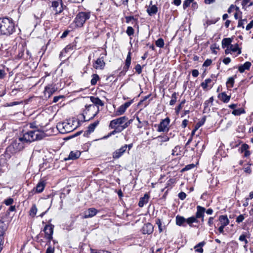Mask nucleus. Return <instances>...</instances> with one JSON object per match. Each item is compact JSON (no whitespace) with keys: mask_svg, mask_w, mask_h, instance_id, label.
I'll return each instance as SVG.
<instances>
[{"mask_svg":"<svg viewBox=\"0 0 253 253\" xmlns=\"http://www.w3.org/2000/svg\"><path fill=\"white\" fill-rule=\"evenodd\" d=\"M105 63L104 62L103 56H100L94 63H93V67L95 69L102 70L104 68Z\"/></svg>","mask_w":253,"mask_h":253,"instance_id":"obj_10","label":"nucleus"},{"mask_svg":"<svg viewBox=\"0 0 253 253\" xmlns=\"http://www.w3.org/2000/svg\"><path fill=\"white\" fill-rule=\"evenodd\" d=\"M253 27V20H252L250 22V23H249L246 27V29L247 31H249L250 30V29H251Z\"/></svg>","mask_w":253,"mask_h":253,"instance_id":"obj_64","label":"nucleus"},{"mask_svg":"<svg viewBox=\"0 0 253 253\" xmlns=\"http://www.w3.org/2000/svg\"><path fill=\"white\" fill-rule=\"evenodd\" d=\"M126 127L124 125L122 126H115V127H113L112 129H114L116 133L122 132L124 130Z\"/></svg>","mask_w":253,"mask_h":253,"instance_id":"obj_45","label":"nucleus"},{"mask_svg":"<svg viewBox=\"0 0 253 253\" xmlns=\"http://www.w3.org/2000/svg\"><path fill=\"white\" fill-rule=\"evenodd\" d=\"M68 126H70L69 124L66 123H58L57 126L58 129L62 133L70 131L68 130Z\"/></svg>","mask_w":253,"mask_h":253,"instance_id":"obj_16","label":"nucleus"},{"mask_svg":"<svg viewBox=\"0 0 253 253\" xmlns=\"http://www.w3.org/2000/svg\"><path fill=\"white\" fill-rule=\"evenodd\" d=\"M211 79H207L205 80V82H202L201 84V86L202 87V88L205 90L207 88L208 84L211 83Z\"/></svg>","mask_w":253,"mask_h":253,"instance_id":"obj_44","label":"nucleus"},{"mask_svg":"<svg viewBox=\"0 0 253 253\" xmlns=\"http://www.w3.org/2000/svg\"><path fill=\"white\" fill-rule=\"evenodd\" d=\"M194 0H185L183 4V8L184 9H186L189 7L191 3L193 2Z\"/></svg>","mask_w":253,"mask_h":253,"instance_id":"obj_48","label":"nucleus"},{"mask_svg":"<svg viewBox=\"0 0 253 253\" xmlns=\"http://www.w3.org/2000/svg\"><path fill=\"white\" fill-rule=\"evenodd\" d=\"M54 253V248L51 247L49 246L46 250L45 253Z\"/></svg>","mask_w":253,"mask_h":253,"instance_id":"obj_63","label":"nucleus"},{"mask_svg":"<svg viewBox=\"0 0 253 253\" xmlns=\"http://www.w3.org/2000/svg\"><path fill=\"white\" fill-rule=\"evenodd\" d=\"M147 11L150 16L156 14L158 11V7L155 5H152L147 8Z\"/></svg>","mask_w":253,"mask_h":253,"instance_id":"obj_31","label":"nucleus"},{"mask_svg":"<svg viewBox=\"0 0 253 253\" xmlns=\"http://www.w3.org/2000/svg\"><path fill=\"white\" fill-rule=\"evenodd\" d=\"M250 146L246 143L243 144L239 148L238 151L240 153H243V157L245 158H248L251 154V152L249 151Z\"/></svg>","mask_w":253,"mask_h":253,"instance_id":"obj_12","label":"nucleus"},{"mask_svg":"<svg viewBox=\"0 0 253 253\" xmlns=\"http://www.w3.org/2000/svg\"><path fill=\"white\" fill-rule=\"evenodd\" d=\"M155 44L157 47L163 48L164 46L165 43L164 41L162 38H159L158 39L156 42H155Z\"/></svg>","mask_w":253,"mask_h":253,"instance_id":"obj_43","label":"nucleus"},{"mask_svg":"<svg viewBox=\"0 0 253 253\" xmlns=\"http://www.w3.org/2000/svg\"><path fill=\"white\" fill-rule=\"evenodd\" d=\"M186 222L190 227H192L193 226L192 224L195 222L198 223L199 220L197 219L196 215L195 214V216H192L189 217L188 218L186 219Z\"/></svg>","mask_w":253,"mask_h":253,"instance_id":"obj_26","label":"nucleus"},{"mask_svg":"<svg viewBox=\"0 0 253 253\" xmlns=\"http://www.w3.org/2000/svg\"><path fill=\"white\" fill-rule=\"evenodd\" d=\"M206 244L205 242L203 241L199 243H198L197 245H196L194 247V249L195 250V251L196 252L199 253H203L204 252L203 249L202 247Z\"/></svg>","mask_w":253,"mask_h":253,"instance_id":"obj_29","label":"nucleus"},{"mask_svg":"<svg viewBox=\"0 0 253 253\" xmlns=\"http://www.w3.org/2000/svg\"><path fill=\"white\" fill-rule=\"evenodd\" d=\"M90 17V12H79L74 20V29L83 27L85 21Z\"/></svg>","mask_w":253,"mask_h":253,"instance_id":"obj_3","label":"nucleus"},{"mask_svg":"<svg viewBox=\"0 0 253 253\" xmlns=\"http://www.w3.org/2000/svg\"><path fill=\"white\" fill-rule=\"evenodd\" d=\"M126 33L128 36H131L134 34V30L132 27L128 26L127 28Z\"/></svg>","mask_w":253,"mask_h":253,"instance_id":"obj_49","label":"nucleus"},{"mask_svg":"<svg viewBox=\"0 0 253 253\" xmlns=\"http://www.w3.org/2000/svg\"><path fill=\"white\" fill-rule=\"evenodd\" d=\"M153 231L154 227L151 223L144 224L142 228V232L143 234L150 235L153 233Z\"/></svg>","mask_w":253,"mask_h":253,"instance_id":"obj_14","label":"nucleus"},{"mask_svg":"<svg viewBox=\"0 0 253 253\" xmlns=\"http://www.w3.org/2000/svg\"><path fill=\"white\" fill-rule=\"evenodd\" d=\"M236 78V75L234 76L228 78L227 81L226 82V86L227 87H233L234 84V80Z\"/></svg>","mask_w":253,"mask_h":253,"instance_id":"obj_32","label":"nucleus"},{"mask_svg":"<svg viewBox=\"0 0 253 253\" xmlns=\"http://www.w3.org/2000/svg\"><path fill=\"white\" fill-rule=\"evenodd\" d=\"M232 42V40L229 38H224L222 41V47L224 48L229 46L230 47L231 43Z\"/></svg>","mask_w":253,"mask_h":253,"instance_id":"obj_30","label":"nucleus"},{"mask_svg":"<svg viewBox=\"0 0 253 253\" xmlns=\"http://www.w3.org/2000/svg\"><path fill=\"white\" fill-rule=\"evenodd\" d=\"M54 226L51 224H46L44 227L43 231L45 233V237L48 240V243H50L52 239L53 229Z\"/></svg>","mask_w":253,"mask_h":253,"instance_id":"obj_4","label":"nucleus"},{"mask_svg":"<svg viewBox=\"0 0 253 253\" xmlns=\"http://www.w3.org/2000/svg\"><path fill=\"white\" fill-rule=\"evenodd\" d=\"M90 101L92 102L93 105L95 106H97V107L99 106H103L104 103L103 101H102L98 97L95 96H90Z\"/></svg>","mask_w":253,"mask_h":253,"instance_id":"obj_18","label":"nucleus"},{"mask_svg":"<svg viewBox=\"0 0 253 253\" xmlns=\"http://www.w3.org/2000/svg\"><path fill=\"white\" fill-rule=\"evenodd\" d=\"M31 57H32L31 53L28 50H27L26 53V54H25L24 60H28L30 59L31 58Z\"/></svg>","mask_w":253,"mask_h":253,"instance_id":"obj_59","label":"nucleus"},{"mask_svg":"<svg viewBox=\"0 0 253 253\" xmlns=\"http://www.w3.org/2000/svg\"><path fill=\"white\" fill-rule=\"evenodd\" d=\"M245 110L244 109L241 108L237 109H234L232 112V114L235 116H240L242 114L245 113Z\"/></svg>","mask_w":253,"mask_h":253,"instance_id":"obj_36","label":"nucleus"},{"mask_svg":"<svg viewBox=\"0 0 253 253\" xmlns=\"http://www.w3.org/2000/svg\"><path fill=\"white\" fill-rule=\"evenodd\" d=\"M14 201H13V199L11 198H9L8 199H6L4 200V203L7 205V206H9V205H11V204H12V203H13Z\"/></svg>","mask_w":253,"mask_h":253,"instance_id":"obj_51","label":"nucleus"},{"mask_svg":"<svg viewBox=\"0 0 253 253\" xmlns=\"http://www.w3.org/2000/svg\"><path fill=\"white\" fill-rule=\"evenodd\" d=\"M90 253H110L109 252L105 250H99L96 251L94 249H90Z\"/></svg>","mask_w":253,"mask_h":253,"instance_id":"obj_52","label":"nucleus"},{"mask_svg":"<svg viewBox=\"0 0 253 253\" xmlns=\"http://www.w3.org/2000/svg\"><path fill=\"white\" fill-rule=\"evenodd\" d=\"M131 52H130V51H129L128 52V54L126 56V60L125 61V65L124 67V74H126V73L128 70V69L130 67V64H131Z\"/></svg>","mask_w":253,"mask_h":253,"instance_id":"obj_19","label":"nucleus"},{"mask_svg":"<svg viewBox=\"0 0 253 253\" xmlns=\"http://www.w3.org/2000/svg\"><path fill=\"white\" fill-rule=\"evenodd\" d=\"M99 77L97 74H94L92 75V79L90 81L91 84L92 85H95L97 82L99 80Z\"/></svg>","mask_w":253,"mask_h":253,"instance_id":"obj_40","label":"nucleus"},{"mask_svg":"<svg viewBox=\"0 0 253 253\" xmlns=\"http://www.w3.org/2000/svg\"><path fill=\"white\" fill-rule=\"evenodd\" d=\"M186 102L185 99H183L181 101L180 103L175 108V113L178 115L180 111L182 108L183 105Z\"/></svg>","mask_w":253,"mask_h":253,"instance_id":"obj_42","label":"nucleus"},{"mask_svg":"<svg viewBox=\"0 0 253 253\" xmlns=\"http://www.w3.org/2000/svg\"><path fill=\"white\" fill-rule=\"evenodd\" d=\"M98 212V210H96L95 208H89L87 211H84V217L85 218L92 217L95 216L97 213Z\"/></svg>","mask_w":253,"mask_h":253,"instance_id":"obj_15","label":"nucleus"},{"mask_svg":"<svg viewBox=\"0 0 253 253\" xmlns=\"http://www.w3.org/2000/svg\"><path fill=\"white\" fill-rule=\"evenodd\" d=\"M57 90L58 88L55 84H48L44 88V95L47 96V97L49 98Z\"/></svg>","mask_w":253,"mask_h":253,"instance_id":"obj_5","label":"nucleus"},{"mask_svg":"<svg viewBox=\"0 0 253 253\" xmlns=\"http://www.w3.org/2000/svg\"><path fill=\"white\" fill-rule=\"evenodd\" d=\"M230 50L233 52H238V54H240L241 53V49L239 48V45L237 43L233 45V44L230 45Z\"/></svg>","mask_w":253,"mask_h":253,"instance_id":"obj_34","label":"nucleus"},{"mask_svg":"<svg viewBox=\"0 0 253 253\" xmlns=\"http://www.w3.org/2000/svg\"><path fill=\"white\" fill-rule=\"evenodd\" d=\"M195 167L194 164H189L188 165H186L182 170V171L188 170L189 169H191Z\"/></svg>","mask_w":253,"mask_h":253,"instance_id":"obj_50","label":"nucleus"},{"mask_svg":"<svg viewBox=\"0 0 253 253\" xmlns=\"http://www.w3.org/2000/svg\"><path fill=\"white\" fill-rule=\"evenodd\" d=\"M170 123V119L167 117L166 119L162 120L158 125L157 131L158 132H166L168 131L169 130L168 127Z\"/></svg>","mask_w":253,"mask_h":253,"instance_id":"obj_7","label":"nucleus"},{"mask_svg":"<svg viewBox=\"0 0 253 253\" xmlns=\"http://www.w3.org/2000/svg\"><path fill=\"white\" fill-rule=\"evenodd\" d=\"M128 120V118L126 116H123L119 118L114 119L110 121L109 127L113 128L115 126H122L123 124Z\"/></svg>","mask_w":253,"mask_h":253,"instance_id":"obj_6","label":"nucleus"},{"mask_svg":"<svg viewBox=\"0 0 253 253\" xmlns=\"http://www.w3.org/2000/svg\"><path fill=\"white\" fill-rule=\"evenodd\" d=\"M156 223L158 226L159 233L163 232L166 229V225H163L162 222L160 218H157L156 219Z\"/></svg>","mask_w":253,"mask_h":253,"instance_id":"obj_28","label":"nucleus"},{"mask_svg":"<svg viewBox=\"0 0 253 253\" xmlns=\"http://www.w3.org/2000/svg\"><path fill=\"white\" fill-rule=\"evenodd\" d=\"M196 209V218L197 220H198L199 218H201L202 223H203L204 222V216L206 211V209L201 206H197Z\"/></svg>","mask_w":253,"mask_h":253,"instance_id":"obj_11","label":"nucleus"},{"mask_svg":"<svg viewBox=\"0 0 253 253\" xmlns=\"http://www.w3.org/2000/svg\"><path fill=\"white\" fill-rule=\"evenodd\" d=\"M180 147L179 145L176 146L172 150L171 155L173 156H177L180 152Z\"/></svg>","mask_w":253,"mask_h":253,"instance_id":"obj_46","label":"nucleus"},{"mask_svg":"<svg viewBox=\"0 0 253 253\" xmlns=\"http://www.w3.org/2000/svg\"><path fill=\"white\" fill-rule=\"evenodd\" d=\"M230 96L227 95L225 92L219 93L218 95V98L224 103H227L230 99Z\"/></svg>","mask_w":253,"mask_h":253,"instance_id":"obj_24","label":"nucleus"},{"mask_svg":"<svg viewBox=\"0 0 253 253\" xmlns=\"http://www.w3.org/2000/svg\"><path fill=\"white\" fill-rule=\"evenodd\" d=\"M212 60L211 59H207L205 60L203 64V67H208L211 65Z\"/></svg>","mask_w":253,"mask_h":253,"instance_id":"obj_57","label":"nucleus"},{"mask_svg":"<svg viewBox=\"0 0 253 253\" xmlns=\"http://www.w3.org/2000/svg\"><path fill=\"white\" fill-rule=\"evenodd\" d=\"M81 154V153L79 151H72L70 153L68 158H65V160L67 161L69 160H76L80 157Z\"/></svg>","mask_w":253,"mask_h":253,"instance_id":"obj_17","label":"nucleus"},{"mask_svg":"<svg viewBox=\"0 0 253 253\" xmlns=\"http://www.w3.org/2000/svg\"><path fill=\"white\" fill-rule=\"evenodd\" d=\"M37 208L36 205L35 204H33L29 211V215L32 217H34L37 213Z\"/></svg>","mask_w":253,"mask_h":253,"instance_id":"obj_33","label":"nucleus"},{"mask_svg":"<svg viewBox=\"0 0 253 253\" xmlns=\"http://www.w3.org/2000/svg\"><path fill=\"white\" fill-rule=\"evenodd\" d=\"M44 136V133L39 130V129H35L29 130L23 134L22 137L18 138L19 147L17 148L18 150L23 149L24 146L23 144H20V142L31 143L35 140H41Z\"/></svg>","mask_w":253,"mask_h":253,"instance_id":"obj_1","label":"nucleus"},{"mask_svg":"<svg viewBox=\"0 0 253 253\" xmlns=\"http://www.w3.org/2000/svg\"><path fill=\"white\" fill-rule=\"evenodd\" d=\"M45 185L46 182L44 180H40L36 186L31 191V193H32V194H34L42 192L45 187Z\"/></svg>","mask_w":253,"mask_h":253,"instance_id":"obj_9","label":"nucleus"},{"mask_svg":"<svg viewBox=\"0 0 253 253\" xmlns=\"http://www.w3.org/2000/svg\"><path fill=\"white\" fill-rule=\"evenodd\" d=\"M133 102V100H131L129 101H127L125 102L122 105L126 109Z\"/></svg>","mask_w":253,"mask_h":253,"instance_id":"obj_62","label":"nucleus"},{"mask_svg":"<svg viewBox=\"0 0 253 253\" xmlns=\"http://www.w3.org/2000/svg\"><path fill=\"white\" fill-rule=\"evenodd\" d=\"M99 123V121L97 120L94 122L93 123L90 124L87 127V133H91L94 131L95 127L98 125Z\"/></svg>","mask_w":253,"mask_h":253,"instance_id":"obj_27","label":"nucleus"},{"mask_svg":"<svg viewBox=\"0 0 253 253\" xmlns=\"http://www.w3.org/2000/svg\"><path fill=\"white\" fill-rule=\"evenodd\" d=\"M126 109L124 108V107L122 105H121L117 110L116 111L115 115L116 116H120L123 115L126 111Z\"/></svg>","mask_w":253,"mask_h":253,"instance_id":"obj_39","label":"nucleus"},{"mask_svg":"<svg viewBox=\"0 0 253 253\" xmlns=\"http://www.w3.org/2000/svg\"><path fill=\"white\" fill-rule=\"evenodd\" d=\"M126 151V150L123 145L120 148L116 150L112 153V158L114 160L119 159L125 153Z\"/></svg>","mask_w":253,"mask_h":253,"instance_id":"obj_13","label":"nucleus"},{"mask_svg":"<svg viewBox=\"0 0 253 253\" xmlns=\"http://www.w3.org/2000/svg\"><path fill=\"white\" fill-rule=\"evenodd\" d=\"M219 221H220L221 225L225 226L229 224V220L226 215H220L219 217Z\"/></svg>","mask_w":253,"mask_h":253,"instance_id":"obj_25","label":"nucleus"},{"mask_svg":"<svg viewBox=\"0 0 253 253\" xmlns=\"http://www.w3.org/2000/svg\"><path fill=\"white\" fill-rule=\"evenodd\" d=\"M178 198L181 200H183L186 197V194L184 192H180L178 195Z\"/></svg>","mask_w":253,"mask_h":253,"instance_id":"obj_60","label":"nucleus"},{"mask_svg":"<svg viewBox=\"0 0 253 253\" xmlns=\"http://www.w3.org/2000/svg\"><path fill=\"white\" fill-rule=\"evenodd\" d=\"M186 222V218L183 216L180 215H177L176 216V224L179 226L185 227L186 225L185 224Z\"/></svg>","mask_w":253,"mask_h":253,"instance_id":"obj_21","label":"nucleus"},{"mask_svg":"<svg viewBox=\"0 0 253 253\" xmlns=\"http://www.w3.org/2000/svg\"><path fill=\"white\" fill-rule=\"evenodd\" d=\"M74 45L69 44L66 46V47L64 49L63 51H65V52H69L70 50H73Z\"/></svg>","mask_w":253,"mask_h":253,"instance_id":"obj_58","label":"nucleus"},{"mask_svg":"<svg viewBox=\"0 0 253 253\" xmlns=\"http://www.w3.org/2000/svg\"><path fill=\"white\" fill-rule=\"evenodd\" d=\"M149 198V196L148 194H145L144 196L143 197L140 198L139 203L138 206L139 207H143L145 204H146Z\"/></svg>","mask_w":253,"mask_h":253,"instance_id":"obj_23","label":"nucleus"},{"mask_svg":"<svg viewBox=\"0 0 253 253\" xmlns=\"http://www.w3.org/2000/svg\"><path fill=\"white\" fill-rule=\"evenodd\" d=\"M59 4L62 5L63 4L62 0H54L51 3V7H52L54 10L55 11L59 6Z\"/></svg>","mask_w":253,"mask_h":253,"instance_id":"obj_37","label":"nucleus"},{"mask_svg":"<svg viewBox=\"0 0 253 253\" xmlns=\"http://www.w3.org/2000/svg\"><path fill=\"white\" fill-rule=\"evenodd\" d=\"M251 65V62L249 61H247L244 64L241 65L240 66H239L238 70L240 73H242L246 70H249Z\"/></svg>","mask_w":253,"mask_h":253,"instance_id":"obj_22","label":"nucleus"},{"mask_svg":"<svg viewBox=\"0 0 253 253\" xmlns=\"http://www.w3.org/2000/svg\"><path fill=\"white\" fill-rule=\"evenodd\" d=\"M211 48L212 51V52L214 54H217V52L215 50V49H219V46H217L216 44L214 43L211 45Z\"/></svg>","mask_w":253,"mask_h":253,"instance_id":"obj_61","label":"nucleus"},{"mask_svg":"<svg viewBox=\"0 0 253 253\" xmlns=\"http://www.w3.org/2000/svg\"><path fill=\"white\" fill-rule=\"evenodd\" d=\"M213 101V97L212 96V97H210L209 100H206L204 102V110L205 111H206V110L208 109V107L210 105V104H211V105H212Z\"/></svg>","mask_w":253,"mask_h":253,"instance_id":"obj_38","label":"nucleus"},{"mask_svg":"<svg viewBox=\"0 0 253 253\" xmlns=\"http://www.w3.org/2000/svg\"><path fill=\"white\" fill-rule=\"evenodd\" d=\"M177 95H178V93H176L175 92H173L172 94L171 99L169 101V105L170 106L173 105L176 102Z\"/></svg>","mask_w":253,"mask_h":253,"instance_id":"obj_41","label":"nucleus"},{"mask_svg":"<svg viewBox=\"0 0 253 253\" xmlns=\"http://www.w3.org/2000/svg\"><path fill=\"white\" fill-rule=\"evenodd\" d=\"M99 111H100V110H99V107H97L96 111L95 112H94V113L92 115V116L90 118H89L88 119H87L86 121H89L92 120L93 118H94L97 116V115L98 114Z\"/></svg>","mask_w":253,"mask_h":253,"instance_id":"obj_56","label":"nucleus"},{"mask_svg":"<svg viewBox=\"0 0 253 253\" xmlns=\"http://www.w3.org/2000/svg\"><path fill=\"white\" fill-rule=\"evenodd\" d=\"M25 53H24V50H21L17 55L16 59H23L24 60Z\"/></svg>","mask_w":253,"mask_h":253,"instance_id":"obj_53","label":"nucleus"},{"mask_svg":"<svg viewBox=\"0 0 253 253\" xmlns=\"http://www.w3.org/2000/svg\"><path fill=\"white\" fill-rule=\"evenodd\" d=\"M135 71H136V72L138 74H140L142 72V67L141 66V65L139 64H137L135 68H134Z\"/></svg>","mask_w":253,"mask_h":253,"instance_id":"obj_54","label":"nucleus"},{"mask_svg":"<svg viewBox=\"0 0 253 253\" xmlns=\"http://www.w3.org/2000/svg\"><path fill=\"white\" fill-rule=\"evenodd\" d=\"M96 109V107L93 104L86 105L85 106V108L83 111V113L81 114L83 121V122H88V121H86L87 119H85L86 115H90V113L93 112Z\"/></svg>","mask_w":253,"mask_h":253,"instance_id":"obj_8","label":"nucleus"},{"mask_svg":"<svg viewBox=\"0 0 253 253\" xmlns=\"http://www.w3.org/2000/svg\"><path fill=\"white\" fill-rule=\"evenodd\" d=\"M247 235L246 234H242L241 235L239 238V240L241 242H244L245 244L244 247H246V245L248 244V241L247 240Z\"/></svg>","mask_w":253,"mask_h":253,"instance_id":"obj_47","label":"nucleus"},{"mask_svg":"<svg viewBox=\"0 0 253 253\" xmlns=\"http://www.w3.org/2000/svg\"><path fill=\"white\" fill-rule=\"evenodd\" d=\"M245 219V217H244V215L243 214H240L239 215L237 218H236V221L238 223H240L241 222H242L244 219Z\"/></svg>","mask_w":253,"mask_h":253,"instance_id":"obj_55","label":"nucleus"},{"mask_svg":"<svg viewBox=\"0 0 253 253\" xmlns=\"http://www.w3.org/2000/svg\"><path fill=\"white\" fill-rule=\"evenodd\" d=\"M13 20L8 17L0 18V32L2 35L10 36L15 31Z\"/></svg>","mask_w":253,"mask_h":253,"instance_id":"obj_2","label":"nucleus"},{"mask_svg":"<svg viewBox=\"0 0 253 253\" xmlns=\"http://www.w3.org/2000/svg\"><path fill=\"white\" fill-rule=\"evenodd\" d=\"M220 19L219 17L213 20H207L204 24V26L207 28L209 25L216 23Z\"/></svg>","mask_w":253,"mask_h":253,"instance_id":"obj_35","label":"nucleus"},{"mask_svg":"<svg viewBox=\"0 0 253 253\" xmlns=\"http://www.w3.org/2000/svg\"><path fill=\"white\" fill-rule=\"evenodd\" d=\"M206 120V116H204L202 118L201 121L196 123V124L194 128L192 130L191 132L192 135H194L195 134V132L199 129V128L204 124Z\"/></svg>","mask_w":253,"mask_h":253,"instance_id":"obj_20","label":"nucleus"}]
</instances>
